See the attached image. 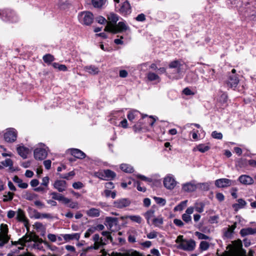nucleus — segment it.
<instances>
[{
  "mask_svg": "<svg viewBox=\"0 0 256 256\" xmlns=\"http://www.w3.org/2000/svg\"><path fill=\"white\" fill-rule=\"evenodd\" d=\"M195 235L196 236H197L198 238L200 240H210V239L208 236L202 233L198 232H195Z\"/></svg>",
  "mask_w": 256,
  "mask_h": 256,
  "instance_id": "nucleus-47",
  "label": "nucleus"
},
{
  "mask_svg": "<svg viewBox=\"0 0 256 256\" xmlns=\"http://www.w3.org/2000/svg\"><path fill=\"white\" fill-rule=\"evenodd\" d=\"M136 20L138 22H144L146 20L145 15L144 14H140L136 17Z\"/></svg>",
  "mask_w": 256,
  "mask_h": 256,
  "instance_id": "nucleus-63",
  "label": "nucleus"
},
{
  "mask_svg": "<svg viewBox=\"0 0 256 256\" xmlns=\"http://www.w3.org/2000/svg\"><path fill=\"white\" fill-rule=\"evenodd\" d=\"M52 65L54 68H58L60 71L66 72L68 70L66 66L64 64H60L57 62H54Z\"/></svg>",
  "mask_w": 256,
  "mask_h": 256,
  "instance_id": "nucleus-37",
  "label": "nucleus"
},
{
  "mask_svg": "<svg viewBox=\"0 0 256 256\" xmlns=\"http://www.w3.org/2000/svg\"><path fill=\"white\" fill-rule=\"evenodd\" d=\"M120 12L124 15H127L131 12L130 6L129 2L127 1L123 2L120 9Z\"/></svg>",
  "mask_w": 256,
  "mask_h": 256,
  "instance_id": "nucleus-16",
  "label": "nucleus"
},
{
  "mask_svg": "<svg viewBox=\"0 0 256 256\" xmlns=\"http://www.w3.org/2000/svg\"><path fill=\"white\" fill-rule=\"evenodd\" d=\"M147 78H148V80L150 81H154V80H158V82H160V78L159 77V76L154 73V72H148V75H147Z\"/></svg>",
  "mask_w": 256,
  "mask_h": 256,
  "instance_id": "nucleus-35",
  "label": "nucleus"
},
{
  "mask_svg": "<svg viewBox=\"0 0 256 256\" xmlns=\"http://www.w3.org/2000/svg\"><path fill=\"white\" fill-rule=\"evenodd\" d=\"M84 186V184L80 182H75L72 184V187L74 189H80Z\"/></svg>",
  "mask_w": 256,
  "mask_h": 256,
  "instance_id": "nucleus-60",
  "label": "nucleus"
},
{
  "mask_svg": "<svg viewBox=\"0 0 256 256\" xmlns=\"http://www.w3.org/2000/svg\"><path fill=\"white\" fill-rule=\"evenodd\" d=\"M238 82L239 80L236 74L230 75L226 81V84L228 87L233 88L237 86Z\"/></svg>",
  "mask_w": 256,
  "mask_h": 256,
  "instance_id": "nucleus-14",
  "label": "nucleus"
},
{
  "mask_svg": "<svg viewBox=\"0 0 256 256\" xmlns=\"http://www.w3.org/2000/svg\"><path fill=\"white\" fill-rule=\"evenodd\" d=\"M78 18L80 22L84 25H90L94 20V15L90 12L84 11L78 14Z\"/></svg>",
  "mask_w": 256,
  "mask_h": 256,
  "instance_id": "nucleus-5",
  "label": "nucleus"
},
{
  "mask_svg": "<svg viewBox=\"0 0 256 256\" xmlns=\"http://www.w3.org/2000/svg\"><path fill=\"white\" fill-rule=\"evenodd\" d=\"M134 186L136 185V188L138 191L144 192L146 190V188H145L142 187L140 186V182H136L134 180Z\"/></svg>",
  "mask_w": 256,
  "mask_h": 256,
  "instance_id": "nucleus-59",
  "label": "nucleus"
},
{
  "mask_svg": "<svg viewBox=\"0 0 256 256\" xmlns=\"http://www.w3.org/2000/svg\"><path fill=\"white\" fill-rule=\"evenodd\" d=\"M164 184L168 189L172 190L175 187L176 182L173 176H168L164 178Z\"/></svg>",
  "mask_w": 256,
  "mask_h": 256,
  "instance_id": "nucleus-11",
  "label": "nucleus"
},
{
  "mask_svg": "<svg viewBox=\"0 0 256 256\" xmlns=\"http://www.w3.org/2000/svg\"><path fill=\"white\" fill-rule=\"evenodd\" d=\"M235 183V180L225 178H220L215 181V185L218 188H226L234 185Z\"/></svg>",
  "mask_w": 256,
  "mask_h": 256,
  "instance_id": "nucleus-8",
  "label": "nucleus"
},
{
  "mask_svg": "<svg viewBox=\"0 0 256 256\" xmlns=\"http://www.w3.org/2000/svg\"><path fill=\"white\" fill-rule=\"evenodd\" d=\"M48 148L43 144H39L34 150V158L37 160H43L48 155Z\"/></svg>",
  "mask_w": 256,
  "mask_h": 256,
  "instance_id": "nucleus-4",
  "label": "nucleus"
},
{
  "mask_svg": "<svg viewBox=\"0 0 256 256\" xmlns=\"http://www.w3.org/2000/svg\"><path fill=\"white\" fill-rule=\"evenodd\" d=\"M183 92L186 96L194 95V93L188 88H185L183 90Z\"/></svg>",
  "mask_w": 256,
  "mask_h": 256,
  "instance_id": "nucleus-64",
  "label": "nucleus"
},
{
  "mask_svg": "<svg viewBox=\"0 0 256 256\" xmlns=\"http://www.w3.org/2000/svg\"><path fill=\"white\" fill-rule=\"evenodd\" d=\"M182 64L178 60H174L170 62L169 64V68H176L178 73L180 74L181 72Z\"/></svg>",
  "mask_w": 256,
  "mask_h": 256,
  "instance_id": "nucleus-30",
  "label": "nucleus"
},
{
  "mask_svg": "<svg viewBox=\"0 0 256 256\" xmlns=\"http://www.w3.org/2000/svg\"><path fill=\"white\" fill-rule=\"evenodd\" d=\"M188 202L187 200L180 202L178 205L174 208V211H181L182 210L186 205Z\"/></svg>",
  "mask_w": 256,
  "mask_h": 256,
  "instance_id": "nucleus-38",
  "label": "nucleus"
},
{
  "mask_svg": "<svg viewBox=\"0 0 256 256\" xmlns=\"http://www.w3.org/2000/svg\"><path fill=\"white\" fill-rule=\"evenodd\" d=\"M204 208V204L202 203H200L199 204H196L194 208L196 210L200 213L203 212Z\"/></svg>",
  "mask_w": 256,
  "mask_h": 256,
  "instance_id": "nucleus-53",
  "label": "nucleus"
},
{
  "mask_svg": "<svg viewBox=\"0 0 256 256\" xmlns=\"http://www.w3.org/2000/svg\"><path fill=\"white\" fill-rule=\"evenodd\" d=\"M200 188L204 190H208L209 189L210 184L208 182L200 183L198 184Z\"/></svg>",
  "mask_w": 256,
  "mask_h": 256,
  "instance_id": "nucleus-57",
  "label": "nucleus"
},
{
  "mask_svg": "<svg viewBox=\"0 0 256 256\" xmlns=\"http://www.w3.org/2000/svg\"><path fill=\"white\" fill-rule=\"evenodd\" d=\"M237 223L234 222L231 226L228 228H224L222 229V233L224 237L226 238H231L232 236L234 230L236 228Z\"/></svg>",
  "mask_w": 256,
  "mask_h": 256,
  "instance_id": "nucleus-10",
  "label": "nucleus"
},
{
  "mask_svg": "<svg viewBox=\"0 0 256 256\" xmlns=\"http://www.w3.org/2000/svg\"><path fill=\"white\" fill-rule=\"evenodd\" d=\"M210 149V147L204 144H200L193 148V151L195 152L196 150H198L199 152L204 153L208 151Z\"/></svg>",
  "mask_w": 256,
  "mask_h": 256,
  "instance_id": "nucleus-26",
  "label": "nucleus"
},
{
  "mask_svg": "<svg viewBox=\"0 0 256 256\" xmlns=\"http://www.w3.org/2000/svg\"><path fill=\"white\" fill-rule=\"evenodd\" d=\"M54 187L60 192H62L65 191L68 187V184L65 180H56L54 182Z\"/></svg>",
  "mask_w": 256,
  "mask_h": 256,
  "instance_id": "nucleus-13",
  "label": "nucleus"
},
{
  "mask_svg": "<svg viewBox=\"0 0 256 256\" xmlns=\"http://www.w3.org/2000/svg\"><path fill=\"white\" fill-rule=\"evenodd\" d=\"M158 233L155 231H152L147 234V238L150 239L156 238L157 236Z\"/></svg>",
  "mask_w": 256,
  "mask_h": 256,
  "instance_id": "nucleus-62",
  "label": "nucleus"
},
{
  "mask_svg": "<svg viewBox=\"0 0 256 256\" xmlns=\"http://www.w3.org/2000/svg\"><path fill=\"white\" fill-rule=\"evenodd\" d=\"M94 176L102 180H105L104 170L94 172Z\"/></svg>",
  "mask_w": 256,
  "mask_h": 256,
  "instance_id": "nucleus-58",
  "label": "nucleus"
},
{
  "mask_svg": "<svg viewBox=\"0 0 256 256\" xmlns=\"http://www.w3.org/2000/svg\"><path fill=\"white\" fill-rule=\"evenodd\" d=\"M62 236L66 242H69L72 240H78L80 238V234L74 233L72 234H64Z\"/></svg>",
  "mask_w": 256,
  "mask_h": 256,
  "instance_id": "nucleus-22",
  "label": "nucleus"
},
{
  "mask_svg": "<svg viewBox=\"0 0 256 256\" xmlns=\"http://www.w3.org/2000/svg\"><path fill=\"white\" fill-rule=\"evenodd\" d=\"M128 218L132 221L136 223L140 224L142 222V218L139 216H130Z\"/></svg>",
  "mask_w": 256,
  "mask_h": 256,
  "instance_id": "nucleus-45",
  "label": "nucleus"
},
{
  "mask_svg": "<svg viewBox=\"0 0 256 256\" xmlns=\"http://www.w3.org/2000/svg\"><path fill=\"white\" fill-rule=\"evenodd\" d=\"M154 200L155 202H156V203L157 204H158L162 206H164L166 204V200L164 198H162L154 196Z\"/></svg>",
  "mask_w": 256,
  "mask_h": 256,
  "instance_id": "nucleus-46",
  "label": "nucleus"
},
{
  "mask_svg": "<svg viewBox=\"0 0 256 256\" xmlns=\"http://www.w3.org/2000/svg\"><path fill=\"white\" fill-rule=\"evenodd\" d=\"M32 239L33 238L32 236L26 234L25 236H24L21 238H20L18 242H13L12 241V242L14 244H19L21 245H24L27 242H31L32 240Z\"/></svg>",
  "mask_w": 256,
  "mask_h": 256,
  "instance_id": "nucleus-19",
  "label": "nucleus"
},
{
  "mask_svg": "<svg viewBox=\"0 0 256 256\" xmlns=\"http://www.w3.org/2000/svg\"><path fill=\"white\" fill-rule=\"evenodd\" d=\"M24 198L28 200H32L37 198L38 195L34 193L26 192L24 196Z\"/></svg>",
  "mask_w": 256,
  "mask_h": 256,
  "instance_id": "nucleus-36",
  "label": "nucleus"
},
{
  "mask_svg": "<svg viewBox=\"0 0 256 256\" xmlns=\"http://www.w3.org/2000/svg\"><path fill=\"white\" fill-rule=\"evenodd\" d=\"M84 70L90 74H96L99 72V69L98 67L90 65L84 67Z\"/></svg>",
  "mask_w": 256,
  "mask_h": 256,
  "instance_id": "nucleus-24",
  "label": "nucleus"
},
{
  "mask_svg": "<svg viewBox=\"0 0 256 256\" xmlns=\"http://www.w3.org/2000/svg\"><path fill=\"white\" fill-rule=\"evenodd\" d=\"M92 240L94 242L93 247L90 246L89 248H94L95 250L98 249L101 246L104 245L105 244L103 242L102 238L100 237L98 234H95L92 237Z\"/></svg>",
  "mask_w": 256,
  "mask_h": 256,
  "instance_id": "nucleus-15",
  "label": "nucleus"
},
{
  "mask_svg": "<svg viewBox=\"0 0 256 256\" xmlns=\"http://www.w3.org/2000/svg\"><path fill=\"white\" fill-rule=\"evenodd\" d=\"M182 220L187 224H192V216L188 214H184L182 216Z\"/></svg>",
  "mask_w": 256,
  "mask_h": 256,
  "instance_id": "nucleus-40",
  "label": "nucleus"
},
{
  "mask_svg": "<svg viewBox=\"0 0 256 256\" xmlns=\"http://www.w3.org/2000/svg\"><path fill=\"white\" fill-rule=\"evenodd\" d=\"M174 223L178 226V227H182L184 226V222L180 220L175 218L174 220Z\"/></svg>",
  "mask_w": 256,
  "mask_h": 256,
  "instance_id": "nucleus-61",
  "label": "nucleus"
},
{
  "mask_svg": "<svg viewBox=\"0 0 256 256\" xmlns=\"http://www.w3.org/2000/svg\"><path fill=\"white\" fill-rule=\"evenodd\" d=\"M32 247L34 249L38 250H43V246H42L41 242H34Z\"/></svg>",
  "mask_w": 256,
  "mask_h": 256,
  "instance_id": "nucleus-54",
  "label": "nucleus"
},
{
  "mask_svg": "<svg viewBox=\"0 0 256 256\" xmlns=\"http://www.w3.org/2000/svg\"><path fill=\"white\" fill-rule=\"evenodd\" d=\"M238 180L243 184H251L254 183V180L248 175H242L238 178Z\"/></svg>",
  "mask_w": 256,
  "mask_h": 256,
  "instance_id": "nucleus-17",
  "label": "nucleus"
},
{
  "mask_svg": "<svg viewBox=\"0 0 256 256\" xmlns=\"http://www.w3.org/2000/svg\"><path fill=\"white\" fill-rule=\"evenodd\" d=\"M70 152L72 156L75 158L79 159H82L86 158V154L82 150L76 149L72 148L70 150Z\"/></svg>",
  "mask_w": 256,
  "mask_h": 256,
  "instance_id": "nucleus-18",
  "label": "nucleus"
},
{
  "mask_svg": "<svg viewBox=\"0 0 256 256\" xmlns=\"http://www.w3.org/2000/svg\"><path fill=\"white\" fill-rule=\"evenodd\" d=\"M233 248L232 252H225L220 256H246V250L242 248L240 240L233 242Z\"/></svg>",
  "mask_w": 256,
  "mask_h": 256,
  "instance_id": "nucleus-2",
  "label": "nucleus"
},
{
  "mask_svg": "<svg viewBox=\"0 0 256 256\" xmlns=\"http://www.w3.org/2000/svg\"><path fill=\"white\" fill-rule=\"evenodd\" d=\"M117 221L118 219L116 218L106 217V222L110 228H111L114 225L116 224Z\"/></svg>",
  "mask_w": 256,
  "mask_h": 256,
  "instance_id": "nucleus-31",
  "label": "nucleus"
},
{
  "mask_svg": "<svg viewBox=\"0 0 256 256\" xmlns=\"http://www.w3.org/2000/svg\"><path fill=\"white\" fill-rule=\"evenodd\" d=\"M138 112L136 110H132L129 112L128 114V118L130 121H132L138 114Z\"/></svg>",
  "mask_w": 256,
  "mask_h": 256,
  "instance_id": "nucleus-39",
  "label": "nucleus"
},
{
  "mask_svg": "<svg viewBox=\"0 0 256 256\" xmlns=\"http://www.w3.org/2000/svg\"><path fill=\"white\" fill-rule=\"evenodd\" d=\"M218 218L219 216L218 215L211 216L210 218L209 222L212 224H217Z\"/></svg>",
  "mask_w": 256,
  "mask_h": 256,
  "instance_id": "nucleus-56",
  "label": "nucleus"
},
{
  "mask_svg": "<svg viewBox=\"0 0 256 256\" xmlns=\"http://www.w3.org/2000/svg\"><path fill=\"white\" fill-rule=\"evenodd\" d=\"M210 247L209 243L206 241H202L200 244V249L202 251H205L208 250Z\"/></svg>",
  "mask_w": 256,
  "mask_h": 256,
  "instance_id": "nucleus-41",
  "label": "nucleus"
},
{
  "mask_svg": "<svg viewBox=\"0 0 256 256\" xmlns=\"http://www.w3.org/2000/svg\"><path fill=\"white\" fill-rule=\"evenodd\" d=\"M104 193L106 197H109L110 196L112 198H114L116 196V192H111L108 190H106L104 191Z\"/></svg>",
  "mask_w": 256,
  "mask_h": 256,
  "instance_id": "nucleus-49",
  "label": "nucleus"
},
{
  "mask_svg": "<svg viewBox=\"0 0 256 256\" xmlns=\"http://www.w3.org/2000/svg\"><path fill=\"white\" fill-rule=\"evenodd\" d=\"M96 231V228L94 227L89 228L84 234V237L86 238H89L90 236L94 234Z\"/></svg>",
  "mask_w": 256,
  "mask_h": 256,
  "instance_id": "nucleus-50",
  "label": "nucleus"
},
{
  "mask_svg": "<svg viewBox=\"0 0 256 256\" xmlns=\"http://www.w3.org/2000/svg\"><path fill=\"white\" fill-rule=\"evenodd\" d=\"M238 204H234V207L238 206V208H242L246 204V202L242 198L238 199Z\"/></svg>",
  "mask_w": 256,
  "mask_h": 256,
  "instance_id": "nucleus-55",
  "label": "nucleus"
},
{
  "mask_svg": "<svg viewBox=\"0 0 256 256\" xmlns=\"http://www.w3.org/2000/svg\"><path fill=\"white\" fill-rule=\"evenodd\" d=\"M16 220L19 221L24 222V226L26 228L27 230H28V220L26 218L24 212L21 209H18L16 212Z\"/></svg>",
  "mask_w": 256,
  "mask_h": 256,
  "instance_id": "nucleus-12",
  "label": "nucleus"
},
{
  "mask_svg": "<svg viewBox=\"0 0 256 256\" xmlns=\"http://www.w3.org/2000/svg\"><path fill=\"white\" fill-rule=\"evenodd\" d=\"M75 174V173L74 171H71L69 172L68 173L64 174H60V177L62 178H64L68 180L70 176H73Z\"/></svg>",
  "mask_w": 256,
  "mask_h": 256,
  "instance_id": "nucleus-51",
  "label": "nucleus"
},
{
  "mask_svg": "<svg viewBox=\"0 0 256 256\" xmlns=\"http://www.w3.org/2000/svg\"><path fill=\"white\" fill-rule=\"evenodd\" d=\"M86 214L90 217H98L100 215V210L96 208H91L86 211Z\"/></svg>",
  "mask_w": 256,
  "mask_h": 256,
  "instance_id": "nucleus-27",
  "label": "nucleus"
},
{
  "mask_svg": "<svg viewBox=\"0 0 256 256\" xmlns=\"http://www.w3.org/2000/svg\"><path fill=\"white\" fill-rule=\"evenodd\" d=\"M14 195V193L10 192H8L6 194H5L3 196V201L4 202H7L12 200L13 198Z\"/></svg>",
  "mask_w": 256,
  "mask_h": 256,
  "instance_id": "nucleus-43",
  "label": "nucleus"
},
{
  "mask_svg": "<svg viewBox=\"0 0 256 256\" xmlns=\"http://www.w3.org/2000/svg\"><path fill=\"white\" fill-rule=\"evenodd\" d=\"M129 29V27L123 22H119L118 24L114 25L112 24H108L106 26L104 30L111 32L113 34H117L120 32L126 31Z\"/></svg>",
  "mask_w": 256,
  "mask_h": 256,
  "instance_id": "nucleus-3",
  "label": "nucleus"
},
{
  "mask_svg": "<svg viewBox=\"0 0 256 256\" xmlns=\"http://www.w3.org/2000/svg\"><path fill=\"white\" fill-rule=\"evenodd\" d=\"M12 180L18 184V186L22 188H26L28 187V184L26 182H22V180L20 178L17 176H15Z\"/></svg>",
  "mask_w": 256,
  "mask_h": 256,
  "instance_id": "nucleus-28",
  "label": "nucleus"
},
{
  "mask_svg": "<svg viewBox=\"0 0 256 256\" xmlns=\"http://www.w3.org/2000/svg\"><path fill=\"white\" fill-rule=\"evenodd\" d=\"M120 169L122 171L128 173H132L134 172L133 168L128 164H122L120 165Z\"/></svg>",
  "mask_w": 256,
  "mask_h": 256,
  "instance_id": "nucleus-34",
  "label": "nucleus"
},
{
  "mask_svg": "<svg viewBox=\"0 0 256 256\" xmlns=\"http://www.w3.org/2000/svg\"><path fill=\"white\" fill-rule=\"evenodd\" d=\"M176 242L178 244V248L187 252L193 251L196 246V242L192 239H184L182 235L178 236Z\"/></svg>",
  "mask_w": 256,
  "mask_h": 256,
  "instance_id": "nucleus-1",
  "label": "nucleus"
},
{
  "mask_svg": "<svg viewBox=\"0 0 256 256\" xmlns=\"http://www.w3.org/2000/svg\"><path fill=\"white\" fill-rule=\"evenodd\" d=\"M92 2L94 8H100L103 4V0H92Z\"/></svg>",
  "mask_w": 256,
  "mask_h": 256,
  "instance_id": "nucleus-48",
  "label": "nucleus"
},
{
  "mask_svg": "<svg viewBox=\"0 0 256 256\" xmlns=\"http://www.w3.org/2000/svg\"><path fill=\"white\" fill-rule=\"evenodd\" d=\"M154 210H150L147 211L144 214V216L146 220L147 223L148 224H150V221L151 220H152V219L154 218Z\"/></svg>",
  "mask_w": 256,
  "mask_h": 256,
  "instance_id": "nucleus-29",
  "label": "nucleus"
},
{
  "mask_svg": "<svg viewBox=\"0 0 256 256\" xmlns=\"http://www.w3.org/2000/svg\"><path fill=\"white\" fill-rule=\"evenodd\" d=\"M130 203L131 202L128 198H120L114 202V206L118 208H124L128 206Z\"/></svg>",
  "mask_w": 256,
  "mask_h": 256,
  "instance_id": "nucleus-9",
  "label": "nucleus"
},
{
  "mask_svg": "<svg viewBox=\"0 0 256 256\" xmlns=\"http://www.w3.org/2000/svg\"><path fill=\"white\" fill-rule=\"evenodd\" d=\"M104 175L105 180L112 179L115 178L116 176V173L110 170H104Z\"/></svg>",
  "mask_w": 256,
  "mask_h": 256,
  "instance_id": "nucleus-33",
  "label": "nucleus"
},
{
  "mask_svg": "<svg viewBox=\"0 0 256 256\" xmlns=\"http://www.w3.org/2000/svg\"><path fill=\"white\" fill-rule=\"evenodd\" d=\"M17 152L18 154L23 158H26L29 152V150L24 146H18L17 148Z\"/></svg>",
  "mask_w": 256,
  "mask_h": 256,
  "instance_id": "nucleus-23",
  "label": "nucleus"
},
{
  "mask_svg": "<svg viewBox=\"0 0 256 256\" xmlns=\"http://www.w3.org/2000/svg\"><path fill=\"white\" fill-rule=\"evenodd\" d=\"M42 58L45 62L48 64H50L54 60V56L50 54H46Z\"/></svg>",
  "mask_w": 256,
  "mask_h": 256,
  "instance_id": "nucleus-44",
  "label": "nucleus"
},
{
  "mask_svg": "<svg viewBox=\"0 0 256 256\" xmlns=\"http://www.w3.org/2000/svg\"><path fill=\"white\" fill-rule=\"evenodd\" d=\"M17 137V133L14 128L8 129L4 134V140L8 142H14Z\"/></svg>",
  "mask_w": 256,
  "mask_h": 256,
  "instance_id": "nucleus-7",
  "label": "nucleus"
},
{
  "mask_svg": "<svg viewBox=\"0 0 256 256\" xmlns=\"http://www.w3.org/2000/svg\"><path fill=\"white\" fill-rule=\"evenodd\" d=\"M240 234L242 236L256 234V228H242L240 231Z\"/></svg>",
  "mask_w": 256,
  "mask_h": 256,
  "instance_id": "nucleus-21",
  "label": "nucleus"
},
{
  "mask_svg": "<svg viewBox=\"0 0 256 256\" xmlns=\"http://www.w3.org/2000/svg\"><path fill=\"white\" fill-rule=\"evenodd\" d=\"M1 164L6 167L8 166L9 170L12 172L15 170V169L12 166L13 162L11 159L7 158L5 160L2 162Z\"/></svg>",
  "mask_w": 256,
  "mask_h": 256,
  "instance_id": "nucleus-32",
  "label": "nucleus"
},
{
  "mask_svg": "<svg viewBox=\"0 0 256 256\" xmlns=\"http://www.w3.org/2000/svg\"><path fill=\"white\" fill-rule=\"evenodd\" d=\"M8 229L6 224H2L0 232V246H2L6 244L10 237L8 236Z\"/></svg>",
  "mask_w": 256,
  "mask_h": 256,
  "instance_id": "nucleus-6",
  "label": "nucleus"
},
{
  "mask_svg": "<svg viewBox=\"0 0 256 256\" xmlns=\"http://www.w3.org/2000/svg\"><path fill=\"white\" fill-rule=\"evenodd\" d=\"M163 218L162 217H158L152 219V224L156 226H160L163 224Z\"/></svg>",
  "mask_w": 256,
  "mask_h": 256,
  "instance_id": "nucleus-42",
  "label": "nucleus"
},
{
  "mask_svg": "<svg viewBox=\"0 0 256 256\" xmlns=\"http://www.w3.org/2000/svg\"><path fill=\"white\" fill-rule=\"evenodd\" d=\"M182 190L186 192H192L196 188V186L193 182H190L184 184L182 186Z\"/></svg>",
  "mask_w": 256,
  "mask_h": 256,
  "instance_id": "nucleus-20",
  "label": "nucleus"
},
{
  "mask_svg": "<svg viewBox=\"0 0 256 256\" xmlns=\"http://www.w3.org/2000/svg\"><path fill=\"white\" fill-rule=\"evenodd\" d=\"M108 19L109 22H107V25L108 24H112L116 25V22L119 20L118 16L114 13H110L108 16Z\"/></svg>",
  "mask_w": 256,
  "mask_h": 256,
  "instance_id": "nucleus-25",
  "label": "nucleus"
},
{
  "mask_svg": "<svg viewBox=\"0 0 256 256\" xmlns=\"http://www.w3.org/2000/svg\"><path fill=\"white\" fill-rule=\"evenodd\" d=\"M212 136L213 138L221 140L222 138V134L221 132H218L216 131H214L212 133Z\"/></svg>",
  "mask_w": 256,
  "mask_h": 256,
  "instance_id": "nucleus-52",
  "label": "nucleus"
}]
</instances>
